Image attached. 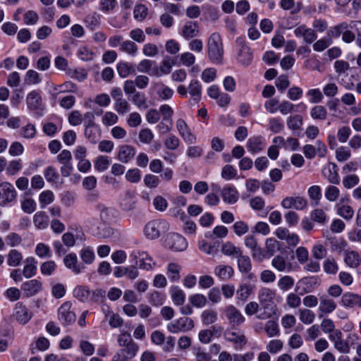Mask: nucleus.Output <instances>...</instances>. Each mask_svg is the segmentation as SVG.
I'll list each match as a JSON object with an SVG mask.
<instances>
[{
    "label": "nucleus",
    "mask_w": 361,
    "mask_h": 361,
    "mask_svg": "<svg viewBox=\"0 0 361 361\" xmlns=\"http://www.w3.org/2000/svg\"><path fill=\"white\" fill-rule=\"evenodd\" d=\"M63 262L65 266L75 274H80L85 268L83 265L78 263V257L75 253L67 255L63 259Z\"/></svg>",
    "instance_id": "21"
},
{
    "label": "nucleus",
    "mask_w": 361,
    "mask_h": 361,
    "mask_svg": "<svg viewBox=\"0 0 361 361\" xmlns=\"http://www.w3.org/2000/svg\"><path fill=\"white\" fill-rule=\"evenodd\" d=\"M344 262L350 268H357L361 264V257L358 252L351 250L345 254Z\"/></svg>",
    "instance_id": "33"
},
{
    "label": "nucleus",
    "mask_w": 361,
    "mask_h": 361,
    "mask_svg": "<svg viewBox=\"0 0 361 361\" xmlns=\"http://www.w3.org/2000/svg\"><path fill=\"white\" fill-rule=\"evenodd\" d=\"M170 294L173 303L176 305H182L185 301V295L178 286H172L170 288Z\"/></svg>",
    "instance_id": "39"
},
{
    "label": "nucleus",
    "mask_w": 361,
    "mask_h": 361,
    "mask_svg": "<svg viewBox=\"0 0 361 361\" xmlns=\"http://www.w3.org/2000/svg\"><path fill=\"white\" fill-rule=\"evenodd\" d=\"M299 319L305 324H310L315 319V314L309 309L299 310Z\"/></svg>",
    "instance_id": "51"
},
{
    "label": "nucleus",
    "mask_w": 361,
    "mask_h": 361,
    "mask_svg": "<svg viewBox=\"0 0 361 361\" xmlns=\"http://www.w3.org/2000/svg\"><path fill=\"white\" fill-rule=\"evenodd\" d=\"M176 128L180 135L183 139L189 144H192L195 142V136L190 132L185 121L179 118L176 121Z\"/></svg>",
    "instance_id": "16"
},
{
    "label": "nucleus",
    "mask_w": 361,
    "mask_h": 361,
    "mask_svg": "<svg viewBox=\"0 0 361 361\" xmlns=\"http://www.w3.org/2000/svg\"><path fill=\"white\" fill-rule=\"evenodd\" d=\"M54 200V195L52 191H43L39 197V201L41 208H44L47 205L51 204Z\"/></svg>",
    "instance_id": "57"
},
{
    "label": "nucleus",
    "mask_w": 361,
    "mask_h": 361,
    "mask_svg": "<svg viewBox=\"0 0 361 361\" xmlns=\"http://www.w3.org/2000/svg\"><path fill=\"white\" fill-rule=\"evenodd\" d=\"M281 248V244L279 241L273 238H269L265 241V252L264 253L265 257H272L276 251Z\"/></svg>",
    "instance_id": "35"
},
{
    "label": "nucleus",
    "mask_w": 361,
    "mask_h": 361,
    "mask_svg": "<svg viewBox=\"0 0 361 361\" xmlns=\"http://www.w3.org/2000/svg\"><path fill=\"white\" fill-rule=\"evenodd\" d=\"M223 200L228 204H235L238 200V192L234 187L227 186L221 191Z\"/></svg>",
    "instance_id": "29"
},
{
    "label": "nucleus",
    "mask_w": 361,
    "mask_h": 361,
    "mask_svg": "<svg viewBox=\"0 0 361 361\" xmlns=\"http://www.w3.org/2000/svg\"><path fill=\"white\" fill-rule=\"evenodd\" d=\"M238 259V267L241 273H248L252 269V262L249 256L243 255V252L239 255Z\"/></svg>",
    "instance_id": "36"
},
{
    "label": "nucleus",
    "mask_w": 361,
    "mask_h": 361,
    "mask_svg": "<svg viewBox=\"0 0 361 361\" xmlns=\"http://www.w3.org/2000/svg\"><path fill=\"white\" fill-rule=\"evenodd\" d=\"M85 137L92 144L98 142L101 137V130L99 126L85 128Z\"/></svg>",
    "instance_id": "34"
},
{
    "label": "nucleus",
    "mask_w": 361,
    "mask_h": 361,
    "mask_svg": "<svg viewBox=\"0 0 361 361\" xmlns=\"http://www.w3.org/2000/svg\"><path fill=\"white\" fill-rule=\"evenodd\" d=\"M294 33L298 37H302L305 42L312 44L317 37L316 32L312 28H307L305 25L297 27Z\"/></svg>",
    "instance_id": "17"
},
{
    "label": "nucleus",
    "mask_w": 361,
    "mask_h": 361,
    "mask_svg": "<svg viewBox=\"0 0 361 361\" xmlns=\"http://www.w3.org/2000/svg\"><path fill=\"white\" fill-rule=\"evenodd\" d=\"M117 71L121 78L128 77L131 73H134L135 70L133 66L126 62H120L117 65Z\"/></svg>",
    "instance_id": "58"
},
{
    "label": "nucleus",
    "mask_w": 361,
    "mask_h": 361,
    "mask_svg": "<svg viewBox=\"0 0 361 361\" xmlns=\"http://www.w3.org/2000/svg\"><path fill=\"white\" fill-rule=\"evenodd\" d=\"M164 295L157 290H154L148 295V301L154 306H161L164 304Z\"/></svg>",
    "instance_id": "54"
},
{
    "label": "nucleus",
    "mask_w": 361,
    "mask_h": 361,
    "mask_svg": "<svg viewBox=\"0 0 361 361\" xmlns=\"http://www.w3.org/2000/svg\"><path fill=\"white\" fill-rule=\"evenodd\" d=\"M120 50L131 56H135L137 51V46L130 40H126L121 44Z\"/></svg>",
    "instance_id": "55"
},
{
    "label": "nucleus",
    "mask_w": 361,
    "mask_h": 361,
    "mask_svg": "<svg viewBox=\"0 0 361 361\" xmlns=\"http://www.w3.org/2000/svg\"><path fill=\"white\" fill-rule=\"evenodd\" d=\"M237 44L240 47L238 54V61L243 66H248L252 60V53L250 47H248L243 38L239 37L236 39Z\"/></svg>",
    "instance_id": "12"
},
{
    "label": "nucleus",
    "mask_w": 361,
    "mask_h": 361,
    "mask_svg": "<svg viewBox=\"0 0 361 361\" xmlns=\"http://www.w3.org/2000/svg\"><path fill=\"white\" fill-rule=\"evenodd\" d=\"M284 128L283 121L279 117H272L268 121V129L273 133H279Z\"/></svg>",
    "instance_id": "46"
},
{
    "label": "nucleus",
    "mask_w": 361,
    "mask_h": 361,
    "mask_svg": "<svg viewBox=\"0 0 361 361\" xmlns=\"http://www.w3.org/2000/svg\"><path fill=\"white\" fill-rule=\"evenodd\" d=\"M131 101L140 109H147L149 107L147 99L141 92H137L133 95Z\"/></svg>",
    "instance_id": "44"
},
{
    "label": "nucleus",
    "mask_w": 361,
    "mask_h": 361,
    "mask_svg": "<svg viewBox=\"0 0 361 361\" xmlns=\"http://www.w3.org/2000/svg\"><path fill=\"white\" fill-rule=\"evenodd\" d=\"M310 116L315 120H325L327 117V111L322 105H317L312 108Z\"/></svg>",
    "instance_id": "50"
},
{
    "label": "nucleus",
    "mask_w": 361,
    "mask_h": 361,
    "mask_svg": "<svg viewBox=\"0 0 361 361\" xmlns=\"http://www.w3.org/2000/svg\"><path fill=\"white\" fill-rule=\"evenodd\" d=\"M137 344H131L126 347H121V349L115 354L117 358L121 359L122 361H126L133 358L138 351Z\"/></svg>",
    "instance_id": "19"
},
{
    "label": "nucleus",
    "mask_w": 361,
    "mask_h": 361,
    "mask_svg": "<svg viewBox=\"0 0 361 361\" xmlns=\"http://www.w3.org/2000/svg\"><path fill=\"white\" fill-rule=\"evenodd\" d=\"M201 321L205 326L214 324L218 319L217 312L212 309L202 311L200 315Z\"/></svg>",
    "instance_id": "38"
},
{
    "label": "nucleus",
    "mask_w": 361,
    "mask_h": 361,
    "mask_svg": "<svg viewBox=\"0 0 361 361\" xmlns=\"http://www.w3.org/2000/svg\"><path fill=\"white\" fill-rule=\"evenodd\" d=\"M265 331L269 337H274L279 334L278 324L273 320H269L264 327Z\"/></svg>",
    "instance_id": "64"
},
{
    "label": "nucleus",
    "mask_w": 361,
    "mask_h": 361,
    "mask_svg": "<svg viewBox=\"0 0 361 361\" xmlns=\"http://www.w3.org/2000/svg\"><path fill=\"white\" fill-rule=\"evenodd\" d=\"M341 303L346 307L361 308V295L356 293H346L342 296Z\"/></svg>",
    "instance_id": "20"
},
{
    "label": "nucleus",
    "mask_w": 361,
    "mask_h": 361,
    "mask_svg": "<svg viewBox=\"0 0 361 361\" xmlns=\"http://www.w3.org/2000/svg\"><path fill=\"white\" fill-rule=\"evenodd\" d=\"M208 57L214 63H221L224 56V47L221 35L212 33L207 40Z\"/></svg>",
    "instance_id": "2"
},
{
    "label": "nucleus",
    "mask_w": 361,
    "mask_h": 361,
    "mask_svg": "<svg viewBox=\"0 0 361 361\" xmlns=\"http://www.w3.org/2000/svg\"><path fill=\"white\" fill-rule=\"evenodd\" d=\"M336 210L337 214L345 220H350L354 215V210L349 205L338 204Z\"/></svg>",
    "instance_id": "48"
},
{
    "label": "nucleus",
    "mask_w": 361,
    "mask_h": 361,
    "mask_svg": "<svg viewBox=\"0 0 361 361\" xmlns=\"http://www.w3.org/2000/svg\"><path fill=\"white\" fill-rule=\"evenodd\" d=\"M199 34V26L197 22L188 21L182 27V35L185 39H191Z\"/></svg>",
    "instance_id": "27"
},
{
    "label": "nucleus",
    "mask_w": 361,
    "mask_h": 361,
    "mask_svg": "<svg viewBox=\"0 0 361 361\" xmlns=\"http://www.w3.org/2000/svg\"><path fill=\"white\" fill-rule=\"evenodd\" d=\"M42 289V283L37 279H32L24 282L21 285V290L27 297L37 295Z\"/></svg>",
    "instance_id": "15"
},
{
    "label": "nucleus",
    "mask_w": 361,
    "mask_h": 361,
    "mask_svg": "<svg viewBox=\"0 0 361 361\" xmlns=\"http://www.w3.org/2000/svg\"><path fill=\"white\" fill-rule=\"evenodd\" d=\"M150 90L155 92L158 98L162 101L171 99L174 93L171 88L161 82H152Z\"/></svg>",
    "instance_id": "14"
},
{
    "label": "nucleus",
    "mask_w": 361,
    "mask_h": 361,
    "mask_svg": "<svg viewBox=\"0 0 361 361\" xmlns=\"http://www.w3.org/2000/svg\"><path fill=\"white\" fill-rule=\"evenodd\" d=\"M16 197L14 187L8 182L0 184V206H5L13 202Z\"/></svg>",
    "instance_id": "10"
},
{
    "label": "nucleus",
    "mask_w": 361,
    "mask_h": 361,
    "mask_svg": "<svg viewBox=\"0 0 361 361\" xmlns=\"http://www.w3.org/2000/svg\"><path fill=\"white\" fill-rule=\"evenodd\" d=\"M332 44L331 37L322 38L313 44V49L316 51H322L328 48Z\"/></svg>",
    "instance_id": "62"
},
{
    "label": "nucleus",
    "mask_w": 361,
    "mask_h": 361,
    "mask_svg": "<svg viewBox=\"0 0 361 361\" xmlns=\"http://www.w3.org/2000/svg\"><path fill=\"white\" fill-rule=\"evenodd\" d=\"M295 281L293 278L290 276H283L278 281L279 288L283 290L287 291L292 288L294 286Z\"/></svg>",
    "instance_id": "56"
},
{
    "label": "nucleus",
    "mask_w": 361,
    "mask_h": 361,
    "mask_svg": "<svg viewBox=\"0 0 361 361\" xmlns=\"http://www.w3.org/2000/svg\"><path fill=\"white\" fill-rule=\"evenodd\" d=\"M169 224L164 219H154L145 226L144 233L147 239L154 240L158 238L161 233L169 230Z\"/></svg>",
    "instance_id": "3"
},
{
    "label": "nucleus",
    "mask_w": 361,
    "mask_h": 361,
    "mask_svg": "<svg viewBox=\"0 0 361 361\" xmlns=\"http://www.w3.org/2000/svg\"><path fill=\"white\" fill-rule=\"evenodd\" d=\"M135 154V149L130 145H122L119 148L118 159L123 163H128Z\"/></svg>",
    "instance_id": "31"
},
{
    "label": "nucleus",
    "mask_w": 361,
    "mask_h": 361,
    "mask_svg": "<svg viewBox=\"0 0 361 361\" xmlns=\"http://www.w3.org/2000/svg\"><path fill=\"white\" fill-rule=\"evenodd\" d=\"M194 326L193 320L191 318L184 317L169 323L166 329L172 334H178L191 331Z\"/></svg>",
    "instance_id": "6"
},
{
    "label": "nucleus",
    "mask_w": 361,
    "mask_h": 361,
    "mask_svg": "<svg viewBox=\"0 0 361 361\" xmlns=\"http://www.w3.org/2000/svg\"><path fill=\"white\" fill-rule=\"evenodd\" d=\"M224 338L226 341L232 343L234 348L237 350L243 349L247 342L243 331H233L231 328L224 331Z\"/></svg>",
    "instance_id": "5"
},
{
    "label": "nucleus",
    "mask_w": 361,
    "mask_h": 361,
    "mask_svg": "<svg viewBox=\"0 0 361 361\" xmlns=\"http://www.w3.org/2000/svg\"><path fill=\"white\" fill-rule=\"evenodd\" d=\"M341 102L346 105L350 106V114L353 115H357L361 113V106L360 105H356L355 97L352 93H345L341 98Z\"/></svg>",
    "instance_id": "23"
},
{
    "label": "nucleus",
    "mask_w": 361,
    "mask_h": 361,
    "mask_svg": "<svg viewBox=\"0 0 361 361\" xmlns=\"http://www.w3.org/2000/svg\"><path fill=\"white\" fill-rule=\"evenodd\" d=\"M286 123L290 130H300L303 124V119L300 115L295 114L288 116L286 120Z\"/></svg>",
    "instance_id": "43"
},
{
    "label": "nucleus",
    "mask_w": 361,
    "mask_h": 361,
    "mask_svg": "<svg viewBox=\"0 0 361 361\" xmlns=\"http://www.w3.org/2000/svg\"><path fill=\"white\" fill-rule=\"evenodd\" d=\"M33 223L38 229H44L49 224V216L44 212H38L33 216Z\"/></svg>",
    "instance_id": "41"
},
{
    "label": "nucleus",
    "mask_w": 361,
    "mask_h": 361,
    "mask_svg": "<svg viewBox=\"0 0 361 361\" xmlns=\"http://www.w3.org/2000/svg\"><path fill=\"white\" fill-rule=\"evenodd\" d=\"M245 246L250 249L252 258L259 262L264 259L262 248L258 245L257 240L253 235H248L245 238Z\"/></svg>",
    "instance_id": "11"
},
{
    "label": "nucleus",
    "mask_w": 361,
    "mask_h": 361,
    "mask_svg": "<svg viewBox=\"0 0 361 361\" xmlns=\"http://www.w3.org/2000/svg\"><path fill=\"white\" fill-rule=\"evenodd\" d=\"M348 27V25L346 23H342L334 26L329 30L328 32V37H331V39L332 37L337 38L344 32V30H347Z\"/></svg>",
    "instance_id": "61"
},
{
    "label": "nucleus",
    "mask_w": 361,
    "mask_h": 361,
    "mask_svg": "<svg viewBox=\"0 0 361 361\" xmlns=\"http://www.w3.org/2000/svg\"><path fill=\"white\" fill-rule=\"evenodd\" d=\"M137 203L133 191L126 190L119 197V206L123 211L130 212L135 209Z\"/></svg>",
    "instance_id": "13"
},
{
    "label": "nucleus",
    "mask_w": 361,
    "mask_h": 361,
    "mask_svg": "<svg viewBox=\"0 0 361 361\" xmlns=\"http://www.w3.org/2000/svg\"><path fill=\"white\" fill-rule=\"evenodd\" d=\"M22 271L23 275L27 279L35 276L37 273V261L34 257H30L26 258Z\"/></svg>",
    "instance_id": "28"
},
{
    "label": "nucleus",
    "mask_w": 361,
    "mask_h": 361,
    "mask_svg": "<svg viewBox=\"0 0 361 361\" xmlns=\"http://www.w3.org/2000/svg\"><path fill=\"white\" fill-rule=\"evenodd\" d=\"M221 251L223 255L233 258H236L243 252L240 247L229 241L222 244Z\"/></svg>",
    "instance_id": "30"
},
{
    "label": "nucleus",
    "mask_w": 361,
    "mask_h": 361,
    "mask_svg": "<svg viewBox=\"0 0 361 361\" xmlns=\"http://www.w3.org/2000/svg\"><path fill=\"white\" fill-rule=\"evenodd\" d=\"M23 261V255L18 250L13 249L7 255V264L9 267H18Z\"/></svg>",
    "instance_id": "40"
},
{
    "label": "nucleus",
    "mask_w": 361,
    "mask_h": 361,
    "mask_svg": "<svg viewBox=\"0 0 361 361\" xmlns=\"http://www.w3.org/2000/svg\"><path fill=\"white\" fill-rule=\"evenodd\" d=\"M80 257L82 261L87 264H92L95 258L94 251L90 247L82 248L80 252Z\"/></svg>",
    "instance_id": "53"
},
{
    "label": "nucleus",
    "mask_w": 361,
    "mask_h": 361,
    "mask_svg": "<svg viewBox=\"0 0 361 361\" xmlns=\"http://www.w3.org/2000/svg\"><path fill=\"white\" fill-rule=\"evenodd\" d=\"M323 269L327 274H336L338 271V265L334 258H327L323 262Z\"/></svg>",
    "instance_id": "47"
},
{
    "label": "nucleus",
    "mask_w": 361,
    "mask_h": 361,
    "mask_svg": "<svg viewBox=\"0 0 361 361\" xmlns=\"http://www.w3.org/2000/svg\"><path fill=\"white\" fill-rule=\"evenodd\" d=\"M265 144L261 136H254L248 139L247 148L252 153H257L264 149Z\"/></svg>",
    "instance_id": "26"
},
{
    "label": "nucleus",
    "mask_w": 361,
    "mask_h": 361,
    "mask_svg": "<svg viewBox=\"0 0 361 361\" xmlns=\"http://www.w3.org/2000/svg\"><path fill=\"white\" fill-rule=\"evenodd\" d=\"M110 164V159L106 156H99L94 161L95 169L99 172L106 171L109 168Z\"/></svg>",
    "instance_id": "49"
},
{
    "label": "nucleus",
    "mask_w": 361,
    "mask_h": 361,
    "mask_svg": "<svg viewBox=\"0 0 361 361\" xmlns=\"http://www.w3.org/2000/svg\"><path fill=\"white\" fill-rule=\"evenodd\" d=\"M117 341L120 347H126L131 344H136L133 341L130 334L127 331L120 334L118 336Z\"/></svg>",
    "instance_id": "63"
},
{
    "label": "nucleus",
    "mask_w": 361,
    "mask_h": 361,
    "mask_svg": "<svg viewBox=\"0 0 361 361\" xmlns=\"http://www.w3.org/2000/svg\"><path fill=\"white\" fill-rule=\"evenodd\" d=\"M214 273L221 281H227L233 276L234 270L230 265L219 264L214 267Z\"/></svg>",
    "instance_id": "24"
},
{
    "label": "nucleus",
    "mask_w": 361,
    "mask_h": 361,
    "mask_svg": "<svg viewBox=\"0 0 361 361\" xmlns=\"http://www.w3.org/2000/svg\"><path fill=\"white\" fill-rule=\"evenodd\" d=\"M180 266L176 263H169L167 266L166 274L171 282L178 281L180 276Z\"/></svg>",
    "instance_id": "42"
},
{
    "label": "nucleus",
    "mask_w": 361,
    "mask_h": 361,
    "mask_svg": "<svg viewBox=\"0 0 361 361\" xmlns=\"http://www.w3.org/2000/svg\"><path fill=\"white\" fill-rule=\"evenodd\" d=\"M224 312L228 323L232 326L241 325L245 321V318L241 312L233 305L226 306Z\"/></svg>",
    "instance_id": "9"
},
{
    "label": "nucleus",
    "mask_w": 361,
    "mask_h": 361,
    "mask_svg": "<svg viewBox=\"0 0 361 361\" xmlns=\"http://www.w3.org/2000/svg\"><path fill=\"white\" fill-rule=\"evenodd\" d=\"M130 257L134 261L135 265L140 269L147 271L152 270L155 265L152 258L145 251L133 250Z\"/></svg>",
    "instance_id": "4"
},
{
    "label": "nucleus",
    "mask_w": 361,
    "mask_h": 361,
    "mask_svg": "<svg viewBox=\"0 0 361 361\" xmlns=\"http://www.w3.org/2000/svg\"><path fill=\"white\" fill-rule=\"evenodd\" d=\"M307 96L310 97V102L312 104H317L322 101L324 96L319 89H310L307 93Z\"/></svg>",
    "instance_id": "60"
},
{
    "label": "nucleus",
    "mask_w": 361,
    "mask_h": 361,
    "mask_svg": "<svg viewBox=\"0 0 361 361\" xmlns=\"http://www.w3.org/2000/svg\"><path fill=\"white\" fill-rule=\"evenodd\" d=\"M19 133L25 139H33L36 136L37 130L35 125L29 123L20 128Z\"/></svg>",
    "instance_id": "52"
},
{
    "label": "nucleus",
    "mask_w": 361,
    "mask_h": 361,
    "mask_svg": "<svg viewBox=\"0 0 361 361\" xmlns=\"http://www.w3.org/2000/svg\"><path fill=\"white\" fill-rule=\"evenodd\" d=\"M283 343L279 339L271 340L266 346L267 350L271 354H276L281 350Z\"/></svg>",
    "instance_id": "59"
},
{
    "label": "nucleus",
    "mask_w": 361,
    "mask_h": 361,
    "mask_svg": "<svg viewBox=\"0 0 361 361\" xmlns=\"http://www.w3.org/2000/svg\"><path fill=\"white\" fill-rule=\"evenodd\" d=\"M320 302L319 306V312L323 314H330L333 312L337 305L335 301L327 295H322L319 298Z\"/></svg>",
    "instance_id": "25"
},
{
    "label": "nucleus",
    "mask_w": 361,
    "mask_h": 361,
    "mask_svg": "<svg viewBox=\"0 0 361 361\" xmlns=\"http://www.w3.org/2000/svg\"><path fill=\"white\" fill-rule=\"evenodd\" d=\"M166 246L170 250L181 252L188 247V243L181 235L176 233H170L167 235L165 240Z\"/></svg>",
    "instance_id": "7"
},
{
    "label": "nucleus",
    "mask_w": 361,
    "mask_h": 361,
    "mask_svg": "<svg viewBox=\"0 0 361 361\" xmlns=\"http://www.w3.org/2000/svg\"><path fill=\"white\" fill-rule=\"evenodd\" d=\"M324 176L331 184H339L340 178L338 173V166L336 164L330 163L322 171Z\"/></svg>",
    "instance_id": "22"
},
{
    "label": "nucleus",
    "mask_w": 361,
    "mask_h": 361,
    "mask_svg": "<svg viewBox=\"0 0 361 361\" xmlns=\"http://www.w3.org/2000/svg\"><path fill=\"white\" fill-rule=\"evenodd\" d=\"M276 291L269 288H262L259 290V302L263 307V312L256 315V318L265 320L271 318L276 310L274 305Z\"/></svg>",
    "instance_id": "1"
},
{
    "label": "nucleus",
    "mask_w": 361,
    "mask_h": 361,
    "mask_svg": "<svg viewBox=\"0 0 361 361\" xmlns=\"http://www.w3.org/2000/svg\"><path fill=\"white\" fill-rule=\"evenodd\" d=\"M114 108L118 115L123 116L130 112V104L123 98L114 102Z\"/></svg>",
    "instance_id": "45"
},
{
    "label": "nucleus",
    "mask_w": 361,
    "mask_h": 361,
    "mask_svg": "<svg viewBox=\"0 0 361 361\" xmlns=\"http://www.w3.org/2000/svg\"><path fill=\"white\" fill-rule=\"evenodd\" d=\"M72 304L70 302H63L58 310L59 320L63 325H69L75 322L76 315L71 310Z\"/></svg>",
    "instance_id": "8"
},
{
    "label": "nucleus",
    "mask_w": 361,
    "mask_h": 361,
    "mask_svg": "<svg viewBox=\"0 0 361 361\" xmlns=\"http://www.w3.org/2000/svg\"><path fill=\"white\" fill-rule=\"evenodd\" d=\"M15 317L21 324H27L32 317L29 310L20 302H18L15 307Z\"/></svg>",
    "instance_id": "18"
},
{
    "label": "nucleus",
    "mask_w": 361,
    "mask_h": 361,
    "mask_svg": "<svg viewBox=\"0 0 361 361\" xmlns=\"http://www.w3.org/2000/svg\"><path fill=\"white\" fill-rule=\"evenodd\" d=\"M188 91L195 103H197L201 99L202 85L198 80H191L188 85Z\"/></svg>",
    "instance_id": "32"
},
{
    "label": "nucleus",
    "mask_w": 361,
    "mask_h": 361,
    "mask_svg": "<svg viewBox=\"0 0 361 361\" xmlns=\"http://www.w3.org/2000/svg\"><path fill=\"white\" fill-rule=\"evenodd\" d=\"M27 104L30 109H38L42 105V98L37 91L30 92L26 98Z\"/></svg>",
    "instance_id": "37"
}]
</instances>
